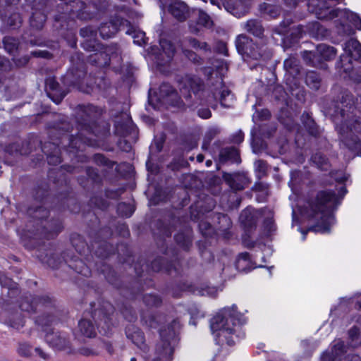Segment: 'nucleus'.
Returning a JSON list of instances; mask_svg holds the SVG:
<instances>
[{
  "label": "nucleus",
  "instance_id": "f257e3e1",
  "mask_svg": "<svg viewBox=\"0 0 361 361\" xmlns=\"http://www.w3.org/2000/svg\"><path fill=\"white\" fill-rule=\"evenodd\" d=\"M102 110L92 104L78 105L76 121L78 132L75 134H63L60 144L70 152L79 149L82 144L93 145L92 135L99 136L109 130V125L101 120Z\"/></svg>",
  "mask_w": 361,
  "mask_h": 361
},
{
  "label": "nucleus",
  "instance_id": "f03ea898",
  "mask_svg": "<svg viewBox=\"0 0 361 361\" xmlns=\"http://www.w3.org/2000/svg\"><path fill=\"white\" fill-rule=\"evenodd\" d=\"M355 106L353 94L345 92L340 102H334L328 114L336 125L341 142L351 151L361 155V140L353 133H361V119L350 120Z\"/></svg>",
  "mask_w": 361,
  "mask_h": 361
},
{
  "label": "nucleus",
  "instance_id": "7ed1b4c3",
  "mask_svg": "<svg viewBox=\"0 0 361 361\" xmlns=\"http://www.w3.org/2000/svg\"><path fill=\"white\" fill-rule=\"evenodd\" d=\"M338 204L339 201L332 191H320L308 202L307 215L318 222L315 231L329 232L334 223L333 211Z\"/></svg>",
  "mask_w": 361,
  "mask_h": 361
},
{
  "label": "nucleus",
  "instance_id": "20e7f679",
  "mask_svg": "<svg viewBox=\"0 0 361 361\" xmlns=\"http://www.w3.org/2000/svg\"><path fill=\"white\" fill-rule=\"evenodd\" d=\"M242 315L236 310V307H226L216 314L210 322L211 329L217 342L224 341L232 346L235 343V326L241 324Z\"/></svg>",
  "mask_w": 361,
  "mask_h": 361
},
{
  "label": "nucleus",
  "instance_id": "39448f33",
  "mask_svg": "<svg viewBox=\"0 0 361 361\" xmlns=\"http://www.w3.org/2000/svg\"><path fill=\"white\" fill-rule=\"evenodd\" d=\"M31 218L27 230L33 239H49L54 238L62 230L61 221L59 219L47 220L49 211L42 207H31L27 209Z\"/></svg>",
  "mask_w": 361,
  "mask_h": 361
},
{
  "label": "nucleus",
  "instance_id": "423d86ee",
  "mask_svg": "<svg viewBox=\"0 0 361 361\" xmlns=\"http://www.w3.org/2000/svg\"><path fill=\"white\" fill-rule=\"evenodd\" d=\"M180 326V321L178 319H176L168 325L167 328L160 330V341L156 345V357L152 361L171 360L174 347L178 341V334Z\"/></svg>",
  "mask_w": 361,
  "mask_h": 361
},
{
  "label": "nucleus",
  "instance_id": "0eeeda50",
  "mask_svg": "<svg viewBox=\"0 0 361 361\" xmlns=\"http://www.w3.org/2000/svg\"><path fill=\"white\" fill-rule=\"evenodd\" d=\"M61 6L65 7V12L54 16V26L56 29H62L68 25L70 15L75 16L82 20H87L92 17L91 13L86 11L87 5L82 1H73L72 4L62 3Z\"/></svg>",
  "mask_w": 361,
  "mask_h": 361
},
{
  "label": "nucleus",
  "instance_id": "6e6552de",
  "mask_svg": "<svg viewBox=\"0 0 361 361\" xmlns=\"http://www.w3.org/2000/svg\"><path fill=\"white\" fill-rule=\"evenodd\" d=\"M336 55V50L334 47L325 44L317 46L314 51H304L302 57L305 62L310 66L326 68L324 61L333 60Z\"/></svg>",
  "mask_w": 361,
  "mask_h": 361
},
{
  "label": "nucleus",
  "instance_id": "1a4fd4ad",
  "mask_svg": "<svg viewBox=\"0 0 361 361\" xmlns=\"http://www.w3.org/2000/svg\"><path fill=\"white\" fill-rule=\"evenodd\" d=\"M322 8H317V17L321 20H331L337 17L345 18L351 22L353 25L357 29L361 30V18L357 14L350 11L348 9H333L329 10L330 6L328 3L322 2Z\"/></svg>",
  "mask_w": 361,
  "mask_h": 361
},
{
  "label": "nucleus",
  "instance_id": "9d476101",
  "mask_svg": "<svg viewBox=\"0 0 361 361\" xmlns=\"http://www.w3.org/2000/svg\"><path fill=\"white\" fill-rule=\"evenodd\" d=\"M56 300L48 295H34L30 293L24 294L20 300L19 307L22 311L35 312L38 307L47 309L55 307Z\"/></svg>",
  "mask_w": 361,
  "mask_h": 361
},
{
  "label": "nucleus",
  "instance_id": "9b49d317",
  "mask_svg": "<svg viewBox=\"0 0 361 361\" xmlns=\"http://www.w3.org/2000/svg\"><path fill=\"white\" fill-rule=\"evenodd\" d=\"M235 44L238 52L243 57L259 60L264 56L265 51L262 47L259 48L246 35H239L235 39Z\"/></svg>",
  "mask_w": 361,
  "mask_h": 361
},
{
  "label": "nucleus",
  "instance_id": "f8f14e48",
  "mask_svg": "<svg viewBox=\"0 0 361 361\" xmlns=\"http://www.w3.org/2000/svg\"><path fill=\"white\" fill-rule=\"evenodd\" d=\"M114 312L113 305L104 302L98 308L92 312V318L95 322L98 328L101 327L104 331V334H108L114 325L112 322V316Z\"/></svg>",
  "mask_w": 361,
  "mask_h": 361
},
{
  "label": "nucleus",
  "instance_id": "ddd939ff",
  "mask_svg": "<svg viewBox=\"0 0 361 361\" xmlns=\"http://www.w3.org/2000/svg\"><path fill=\"white\" fill-rule=\"evenodd\" d=\"M82 47L87 51H95V53L90 56V61L92 63H94L97 66L103 65L100 59H105L109 53H111L112 54H115L116 55L121 54L120 48L116 44L109 47L104 51H102V45L97 43L96 38L85 39L82 43Z\"/></svg>",
  "mask_w": 361,
  "mask_h": 361
},
{
  "label": "nucleus",
  "instance_id": "4468645a",
  "mask_svg": "<svg viewBox=\"0 0 361 361\" xmlns=\"http://www.w3.org/2000/svg\"><path fill=\"white\" fill-rule=\"evenodd\" d=\"M46 343L52 348L67 353L74 352L70 336L61 331H47L44 336Z\"/></svg>",
  "mask_w": 361,
  "mask_h": 361
},
{
  "label": "nucleus",
  "instance_id": "2eb2a0df",
  "mask_svg": "<svg viewBox=\"0 0 361 361\" xmlns=\"http://www.w3.org/2000/svg\"><path fill=\"white\" fill-rule=\"evenodd\" d=\"M180 92L187 102L191 99V94L188 90H191L195 97H200L201 94H205L204 92V82L197 76L192 75H185L180 82Z\"/></svg>",
  "mask_w": 361,
  "mask_h": 361
},
{
  "label": "nucleus",
  "instance_id": "dca6fc26",
  "mask_svg": "<svg viewBox=\"0 0 361 361\" xmlns=\"http://www.w3.org/2000/svg\"><path fill=\"white\" fill-rule=\"evenodd\" d=\"M71 67L65 75V79L70 84L78 83L86 74L85 64L82 58V54L75 53L71 56Z\"/></svg>",
  "mask_w": 361,
  "mask_h": 361
},
{
  "label": "nucleus",
  "instance_id": "f3484780",
  "mask_svg": "<svg viewBox=\"0 0 361 361\" xmlns=\"http://www.w3.org/2000/svg\"><path fill=\"white\" fill-rule=\"evenodd\" d=\"M157 100L163 105L180 106L183 103L176 90L169 83H162L157 93Z\"/></svg>",
  "mask_w": 361,
  "mask_h": 361
},
{
  "label": "nucleus",
  "instance_id": "a211bd4d",
  "mask_svg": "<svg viewBox=\"0 0 361 361\" xmlns=\"http://www.w3.org/2000/svg\"><path fill=\"white\" fill-rule=\"evenodd\" d=\"M164 8L166 9L176 20L179 22L185 21L190 16L188 6L180 0H166L163 4Z\"/></svg>",
  "mask_w": 361,
  "mask_h": 361
},
{
  "label": "nucleus",
  "instance_id": "6ab92c4d",
  "mask_svg": "<svg viewBox=\"0 0 361 361\" xmlns=\"http://www.w3.org/2000/svg\"><path fill=\"white\" fill-rule=\"evenodd\" d=\"M128 26V21L116 16L109 22L102 24L99 28L101 37L109 39L113 37L119 30H124Z\"/></svg>",
  "mask_w": 361,
  "mask_h": 361
},
{
  "label": "nucleus",
  "instance_id": "aec40b11",
  "mask_svg": "<svg viewBox=\"0 0 361 361\" xmlns=\"http://www.w3.org/2000/svg\"><path fill=\"white\" fill-rule=\"evenodd\" d=\"M45 90L49 97L56 104H59L67 94V91L61 87L54 77L51 76L45 80Z\"/></svg>",
  "mask_w": 361,
  "mask_h": 361
},
{
  "label": "nucleus",
  "instance_id": "412c9836",
  "mask_svg": "<svg viewBox=\"0 0 361 361\" xmlns=\"http://www.w3.org/2000/svg\"><path fill=\"white\" fill-rule=\"evenodd\" d=\"M37 258L44 264L56 269L62 262L61 257L52 247L37 250Z\"/></svg>",
  "mask_w": 361,
  "mask_h": 361
},
{
  "label": "nucleus",
  "instance_id": "4be33fe9",
  "mask_svg": "<svg viewBox=\"0 0 361 361\" xmlns=\"http://www.w3.org/2000/svg\"><path fill=\"white\" fill-rule=\"evenodd\" d=\"M126 334L127 338L144 353L147 354L149 352V348L145 343L144 334L138 327L129 324L126 329Z\"/></svg>",
  "mask_w": 361,
  "mask_h": 361
},
{
  "label": "nucleus",
  "instance_id": "5701e85b",
  "mask_svg": "<svg viewBox=\"0 0 361 361\" xmlns=\"http://www.w3.org/2000/svg\"><path fill=\"white\" fill-rule=\"evenodd\" d=\"M171 233V228L168 225L160 221L157 223V228L154 231V239L157 246L166 254L168 253L167 249L165 248L166 238H170Z\"/></svg>",
  "mask_w": 361,
  "mask_h": 361
},
{
  "label": "nucleus",
  "instance_id": "b1692460",
  "mask_svg": "<svg viewBox=\"0 0 361 361\" xmlns=\"http://www.w3.org/2000/svg\"><path fill=\"white\" fill-rule=\"evenodd\" d=\"M224 180L233 190H242L249 184L250 181L247 177L243 173H228L223 175Z\"/></svg>",
  "mask_w": 361,
  "mask_h": 361
},
{
  "label": "nucleus",
  "instance_id": "393cba45",
  "mask_svg": "<svg viewBox=\"0 0 361 361\" xmlns=\"http://www.w3.org/2000/svg\"><path fill=\"white\" fill-rule=\"evenodd\" d=\"M59 144L46 142L42 147V152L47 155L48 164L56 165L61 163Z\"/></svg>",
  "mask_w": 361,
  "mask_h": 361
},
{
  "label": "nucleus",
  "instance_id": "a878e982",
  "mask_svg": "<svg viewBox=\"0 0 361 361\" xmlns=\"http://www.w3.org/2000/svg\"><path fill=\"white\" fill-rule=\"evenodd\" d=\"M76 335L90 338H94L97 335L96 328L90 319H82L78 322Z\"/></svg>",
  "mask_w": 361,
  "mask_h": 361
},
{
  "label": "nucleus",
  "instance_id": "bb28decb",
  "mask_svg": "<svg viewBox=\"0 0 361 361\" xmlns=\"http://www.w3.org/2000/svg\"><path fill=\"white\" fill-rule=\"evenodd\" d=\"M176 243L183 250H188L192 245V230L185 227L174 236Z\"/></svg>",
  "mask_w": 361,
  "mask_h": 361
},
{
  "label": "nucleus",
  "instance_id": "cd10ccee",
  "mask_svg": "<svg viewBox=\"0 0 361 361\" xmlns=\"http://www.w3.org/2000/svg\"><path fill=\"white\" fill-rule=\"evenodd\" d=\"M345 54L355 61H361V44L355 39H350L345 43Z\"/></svg>",
  "mask_w": 361,
  "mask_h": 361
},
{
  "label": "nucleus",
  "instance_id": "c85d7f7f",
  "mask_svg": "<svg viewBox=\"0 0 361 361\" xmlns=\"http://www.w3.org/2000/svg\"><path fill=\"white\" fill-rule=\"evenodd\" d=\"M239 220L247 231H251L256 227L257 217L253 210L250 208H247L242 211Z\"/></svg>",
  "mask_w": 361,
  "mask_h": 361
},
{
  "label": "nucleus",
  "instance_id": "c756f323",
  "mask_svg": "<svg viewBox=\"0 0 361 361\" xmlns=\"http://www.w3.org/2000/svg\"><path fill=\"white\" fill-rule=\"evenodd\" d=\"M283 68L286 73L293 77L300 74L301 65L299 59L293 55H290L283 62Z\"/></svg>",
  "mask_w": 361,
  "mask_h": 361
},
{
  "label": "nucleus",
  "instance_id": "7c9ffc66",
  "mask_svg": "<svg viewBox=\"0 0 361 361\" xmlns=\"http://www.w3.org/2000/svg\"><path fill=\"white\" fill-rule=\"evenodd\" d=\"M244 29L255 37L262 38L264 36V28L260 20L257 19H250L244 25Z\"/></svg>",
  "mask_w": 361,
  "mask_h": 361
},
{
  "label": "nucleus",
  "instance_id": "2f4dec72",
  "mask_svg": "<svg viewBox=\"0 0 361 361\" xmlns=\"http://www.w3.org/2000/svg\"><path fill=\"white\" fill-rule=\"evenodd\" d=\"M231 94V91L225 87H222V90L219 91H216L212 93V95H208V98L205 101H201V104H207L211 106L212 107L215 108L216 104H213V99H216L217 97H219V100L221 104L224 107H228L229 105L224 103V100L226 97L228 96Z\"/></svg>",
  "mask_w": 361,
  "mask_h": 361
},
{
  "label": "nucleus",
  "instance_id": "473e14b6",
  "mask_svg": "<svg viewBox=\"0 0 361 361\" xmlns=\"http://www.w3.org/2000/svg\"><path fill=\"white\" fill-rule=\"evenodd\" d=\"M142 322L149 329H157L161 324L165 322V316L161 314L147 313L142 316Z\"/></svg>",
  "mask_w": 361,
  "mask_h": 361
},
{
  "label": "nucleus",
  "instance_id": "72a5a7b5",
  "mask_svg": "<svg viewBox=\"0 0 361 361\" xmlns=\"http://www.w3.org/2000/svg\"><path fill=\"white\" fill-rule=\"evenodd\" d=\"M302 124L310 135L317 137L320 135L319 126L307 113H303L301 116Z\"/></svg>",
  "mask_w": 361,
  "mask_h": 361
},
{
  "label": "nucleus",
  "instance_id": "f704fd0d",
  "mask_svg": "<svg viewBox=\"0 0 361 361\" xmlns=\"http://www.w3.org/2000/svg\"><path fill=\"white\" fill-rule=\"evenodd\" d=\"M219 160L221 163L228 161L238 162L240 161L238 151L233 147L223 148L219 153Z\"/></svg>",
  "mask_w": 361,
  "mask_h": 361
},
{
  "label": "nucleus",
  "instance_id": "c9c22d12",
  "mask_svg": "<svg viewBox=\"0 0 361 361\" xmlns=\"http://www.w3.org/2000/svg\"><path fill=\"white\" fill-rule=\"evenodd\" d=\"M322 82V78L317 72L309 71L306 73L305 82L310 89L318 90L321 87Z\"/></svg>",
  "mask_w": 361,
  "mask_h": 361
},
{
  "label": "nucleus",
  "instance_id": "e433bc0d",
  "mask_svg": "<svg viewBox=\"0 0 361 361\" xmlns=\"http://www.w3.org/2000/svg\"><path fill=\"white\" fill-rule=\"evenodd\" d=\"M59 320V314L57 311L44 313L38 316L36 319V323L42 327H47Z\"/></svg>",
  "mask_w": 361,
  "mask_h": 361
},
{
  "label": "nucleus",
  "instance_id": "4c0bfd02",
  "mask_svg": "<svg viewBox=\"0 0 361 361\" xmlns=\"http://www.w3.org/2000/svg\"><path fill=\"white\" fill-rule=\"evenodd\" d=\"M3 47L11 55L15 56L18 50L20 42L16 37L5 36L2 39Z\"/></svg>",
  "mask_w": 361,
  "mask_h": 361
},
{
  "label": "nucleus",
  "instance_id": "58836bf2",
  "mask_svg": "<svg viewBox=\"0 0 361 361\" xmlns=\"http://www.w3.org/2000/svg\"><path fill=\"white\" fill-rule=\"evenodd\" d=\"M352 60L353 59L349 56L346 54L342 55L336 64V67L340 71H343L348 74L351 78H353L354 71Z\"/></svg>",
  "mask_w": 361,
  "mask_h": 361
},
{
  "label": "nucleus",
  "instance_id": "ea45409f",
  "mask_svg": "<svg viewBox=\"0 0 361 361\" xmlns=\"http://www.w3.org/2000/svg\"><path fill=\"white\" fill-rule=\"evenodd\" d=\"M47 16L41 11L36 10L32 12L30 19V24L32 27L35 30H41L46 22Z\"/></svg>",
  "mask_w": 361,
  "mask_h": 361
},
{
  "label": "nucleus",
  "instance_id": "a19ab883",
  "mask_svg": "<svg viewBox=\"0 0 361 361\" xmlns=\"http://www.w3.org/2000/svg\"><path fill=\"white\" fill-rule=\"evenodd\" d=\"M0 285L2 288L8 289V295L10 297H13L18 292L17 284L3 273H0Z\"/></svg>",
  "mask_w": 361,
  "mask_h": 361
},
{
  "label": "nucleus",
  "instance_id": "79ce46f5",
  "mask_svg": "<svg viewBox=\"0 0 361 361\" xmlns=\"http://www.w3.org/2000/svg\"><path fill=\"white\" fill-rule=\"evenodd\" d=\"M152 269L154 271H159L165 270L167 273L171 274L173 269V265L170 262L166 261L163 257H158L154 259L151 264Z\"/></svg>",
  "mask_w": 361,
  "mask_h": 361
},
{
  "label": "nucleus",
  "instance_id": "37998d69",
  "mask_svg": "<svg viewBox=\"0 0 361 361\" xmlns=\"http://www.w3.org/2000/svg\"><path fill=\"white\" fill-rule=\"evenodd\" d=\"M307 30L312 37L319 38L326 35V29L317 21L310 22L306 25Z\"/></svg>",
  "mask_w": 361,
  "mask_h": 361
},
{
  "label": "nucleus",
  "instance_id": "c03bdc74",
  "mask_svg": "<svg viewBox=\"0 0 361 361\" xmlns=\"http://www.w3.org/2000/svg\"><path fill=\"white\" fill-rule=\"evenodd\" d=\"M160 50L164 52V61H171L175 53V49L172 43L166 39L160 40Z\"/></svg>",
  "mask_w": 361,
  "mask_h": 361
},
{
  "label": "nucleus",
  "instance_id": "a18cd8bd",
  "mask_svg": "<svg viewBox=\"0 0 361 361\" xmlns=\"http://www.w3.org/2000/svg\"><path fill=\"white\" fill-rule=\"evenodd\" d=\"M127 29L126 33L128 35H132L134 43L138 45H142L145 44V33L140 30H136L134 27L130 26V23L128 22V26L125 27V29Z\"/></svg>",
  "mask_w": 361,
  "mask_h": 361
},
{
  "label": "nucleus",
  "instance_id": "49530a36",
  "mask_svg": "<svg viewBox=\"0 0 361 361\" xmlns=\"http://www.w3.org/2000/svg\"><path fill=\"white\" fill-rule=\"evenodd\" d=\"M259 11L271 18H275L280 15L281 9L279 6L264 3L259 5Z\"/></svg>",
  "mask_w": 361,
  "mask_h": 361
},
{
  "label": "nucleus",
  "instance_id": "de8ad7c7",
  "mask_svg": "<svg viewBox=\"0 0 361 361\" xmlns=\"http://www.w3.org/2000/svg\"><path fill=\"white\" fill-rule=\"evenodd\" d=\"M312 162L321 170L327 171L329 169L328 159L321 152H316L312 157Z\"/></svg>",
  "mask_w": 361,
  "mask_h": 361
},
{
  "label": "nucleus",
  "instance_id": "09e8293b",
  "mask_svg": "<svg viewBox=\"0 0 361 361\" xmlns=\"http://www.w3.org/2000/svg\"><path fill=\"white\" fill-rule=\"evenodd\" d=\"M250 263V255L247 252H242L238 255V257L235 262L236 269L239 271H246L250 270V268H247Z\"/></svg>",
  "mask_w": 361,
  "mask_h": 361
},
{
  "label": "nucleus",
  "instance_id": "8fccbe9b",
  "mask_svg": "<svg viewBox=\"0 0 361 361\" xmlns=\"http://www.w3.org/2000/svg\"><path fill=\"white\" fill-rule=\"evenodd\" d=\"M69 267L73 269L77 273L80 274L85 276H90L91 271L85 263L79 259H77L69 264Z\"/></svg>",
  "mask_w": 361,
  "mask_h": 361
},
{
  "label": "nucleus",
  "instance_id": "3c124183",
  "mask_svg": "<svg viewBox=\"0 0 361 361\" xmlns=\"http://www.w3.org/2000/svg\"><path fill=\"white\" fill-rule=\"evenodd\" d=\"M197 25L203 26L206 28H212L214 23L211 17L203 10L198 11V18L197 20Z\"/></svg>",
  "mask_w": 361,
  "mask_h": 361
},
{
  "label": "nucleus",
  "instance_id": "603ef678",
  "mask_svg": "<svg viewBox=\"0 0 361 361\" xmlns=\"http://www.w3.org/2000/svg\"><path fill=\"white\" fill-rule=\"evenodd\" d=\"M6 323L11 327L19 329L24 325V321L22 315L20 313H15L11 317H9Z\"/></svg>",
  "mask_w": 361,
  "mask_h": 361
},
{
  "label": "nucleus",
  "instance_id": "864d4df0",
  "mask_svg": "<svg viewBox=\"0 0 361 361\" xmlns=\"http://www.w3.org/2000/svg\"><path fill=\"white\" fill-rule=\"evenodd\" d=\"M348 336L350 339V345L355 348L361 343V336L360 330L357 327L353 326L348 331Z\"/></svg>",
  "mask_w": 361,
  "mask_h": 361
},
{
  "label": "nucleus",
  "instance_id": "5fc2aeb1",
  "mask_svg": "<svg viewBox=\"0 0 361 361\" xmlns=\"http://www.w3.org/2000/svg\"><path fill=\"white\" fill-rule=\"evenodd\" d=\"M165 138L164 136H160L154 139V142L149 147V158H151L153 154H157L162 150Z\"/></svg>",
  "mask_w": 361,
  "mask_h": 361
},
{
  "label": "nucleus",
  "instance_id": "6e6d98bb",
  "mask_svg": "<svg viewBox=\"0 0 361 361\" xmlns=\"http://www.w3.org/2000/svg\"><path fill=\"white\" fill-rule=\"evenodd\" d=\"M189 45L196 49L204 50V51H211L210 46L205 42H200L198 39L192 37L188 39Z\"/></svg>",
  "mask_w": 361,
  "mask_h": 361
},
{
  "label": "nucleus",
  "instance_id": "4d7b16f0",
  "mask_svg": "<svg viewBox=\"0 0 361 361\" xmlns=\"http://www.w3.org/2000/svg\"><path fill=\"white\" fill-rule=\"evenodd\" d=\"M117 212L121 216L129 217L133 213L134 208L130 204L121 202L117 206Z\"/></svg>",
  "mask_w": 361,
  "mask_h": 361
},
{
  "label": "nucleus",
  "instance_id": "13d9d810",
  "mask_svg": "<svg viewBox=\"0 0 361 361\" xmlns=\"http://www.w3.org/2000/svg\"><path fill=\"white\" fill-rule=\"evenodd\" d=\"M143 302L149 307H158L161 304V298L154 294H147L143 297Z\"/></svg>",
  "mask_w": 361,
  "mask_h": 361
},
{
  "label": "nucleus",
  "instance_id": "bf43d9fd",
  "mask_svg": "<svg viewBox=\"0 0 361 361\" xmlns=\"http://www.w3.org/2000/svg\"><path fill=\"white\" fill-rule=\"evenodd\" d=\"M183 54L189 61L192 62L194 64L200 65L202 63V59L192 50L184 49Z\"/></svg>",
  "mask_w": 361,
  "mask_h": 361
},
{
  "label": "nucleus",
  "instance_id": "052dcab7",
  "mask_svg": "<svg viewBox=\"0 0 361 361\" xmlns=\"http://www.w3.org/2000/svg\"><path fill=\"white\" fill-rule=\"evenodd\" d=\"M80 35L85 39H94L97 37V30L90 26H87L80 30Z\"/></svg>",
  "mask_w": 361,
  "mask_h": 361
},
{
  "label": "nucleus",
  "instance_id": "680f3d73",
  "mask_svg": "<svg viewBox=\"0 0 361 361\" xmlns=\"http://www.w3.org/2000/svg\"><path fill=\"white\" fill-rule=\"evenodd\" d=\"M219 223L220 224L219 228L222 231H226L231 226V221L230 218L225 214H219L218 216Z\"/></svg>",
  "mask_w": 361,
  "mask_h": 361
},
{
  "label": "nucleus",
  "instance_id": "e2e57ef3",
  "mask_svg": "<svg viewBox=\"0 0 361 361\" xmlns=\"http://www.w3.org/2000/svg\"><path fill=\"white\" fill-rule=\"evenodd\" d=\"M306 31L305 30L304 27L301 25H299L291 28L290 35L293 41H297L300 37H302V35Z\"/></svg>",
  "mask_w": 361,
  "mask_h": 361
},
{
  "label": "nucleus",
  "instance_id": "0e129e2a",
  "mask_svg": "<svg viewBox=\"0 0 361 361\" xmlns=\"http://www.w3.org/2000/svg\"><path fill=\"white\" fill-rule=\"evenodd\" d=\"M347 346L344 344L343 341H338L332 346V352L335 356L338 357L346 352Z\"/></svg>",
  "mask_w": 361,
  "mask_h": 361
},
{
  "label": "nucleus",
  "instance_id": "69168bd1",
  "mask_svg": "<svg viewBox=\"0 0 361 361\" xmlns=\"http://www.w3.org/2000/svg\"><path fill=\"white\" fill-rule=\"evenodd\" d=\"M121 313L125 317V319L130 322H134L137 319L136 313L133 310H132L131 307L125 306L122 309Z\"/></svg>",
  "mask_w": 361,
  "mask_h": 361
},
{
  "label": "nucleus",
  "instance_id": "338daca9",
  "mask_svg": "<svg viewBox=\"0 0 361 361\" xmlns=\"http://www.w3.org/2000/svg\"><path fill=\"white\" fill-rule=\"evenodd\" d=\"M94 161L98 165H104L109 167L113 166L112 161L106 158L103 154H97L94 156Z\"/></svg>",
  "mask_w": 361,
  "mask_h": 361
},
{
  "label": "nucleus",
  "instance_id": "774afa93",
  "mask_svg": "<svg viewBox=\"0 0 361 361\" xmlns=\"http://www.w3.org/2000/svg\"><path fill=\"white\" fill-rule=\"evenodd\" d=\"M252 147L255 153L260 152L263 149L265 148V145L262 140L258 138H253L252 141Z\"/></svg>",
  "mask_w": 361,
  "mask_h": 361
}]
</instances>
